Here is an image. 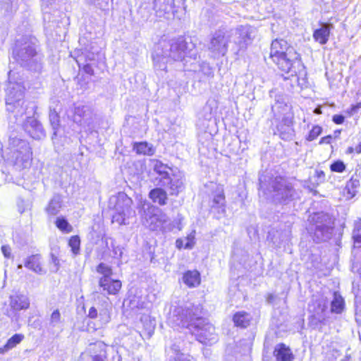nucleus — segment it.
Returning a JSON list of instances; mask_svg holds the SVG:
<instances>
[{
  "instance_id": "864d4df0",
  "label": "nucleus",
  "mask_w": 361,
  "mask_h": 361,
  "mask_svg": "<svg viewBox=\"0 0 361 361\" xmlns=\"http://www.w3.org/2000/svg\"><path fill=\"white\" fill-rule=\"evenodd\" d=\"M1 250H2V252L4 254V255L8 258L10 257L11 256V248L9 247V246H7V245H4L1 247Z\"/></svg>"
},
{
  "instance_id": "9b49d317",
  "label": "nucleus",
  "mask_w": 361,
  "mask_h": 361,
  "mask_svg": "<svg viewBox=\"0 0 361 361\" xmlns=\"http://www.w3.org/2000/svg\"><path fill=\"white\" fill-rule=\"evenodd\" d=\"M231 37L232 32L226 28L219 29L212 35L208 44V50L213 58H219L226 55Z\"/></svg>"
},
{
  "instance_id": "49530a36",
  "label": "nucleus",
  "mask_w": 361,
  "mask_h": 361,
  "mask_svg": "<svg viewBox=\"0 0 361 361\" xmlns=\"http://www.w3.org/2000/svg\"><path fill=\"white\" fill-rule=\"evenodd\" d=\"M93 64L94 63H92L83 62V64H82L80 68H82L85 73L92 75L94 74V70L92 68Z\"/></svg>"
},
{
  "instance_id": "72a5a7b5",
  "label": "nucleus",
  "mask_w": 361,
  "mask_h": 361,
  "mask_svg": "<svg viewBox=\"0 0 361 361\" xmlns=\"http://www.w3.org/2000/svg\"><path fill=\"white\" fill-rule=\"evenodd\" d=\"M344 307V300L340 294L335 292L334 293V299L331 301V310L334 313H341Z\"/></svg>"
},
{
  "instance_id": "c03bdc74",
  "label": "nucleus",
  "mask_w": 361,
  "mask_h": 361,
  "mask_svg": "<svg viewBox=\"0 0 361 361\" xmlns=\"http://www.w3.org/2000/svg\"><path fill=\"white\" fill-rule=\"evenodd\" d=\"M341 355V353L336 348L330 349L326 353V361H336V359Z\"/></svg>"
},
{
  "instance_id": "aec40b11",
  "label": "nucleus",
  "mask_w": 361,
  "mask_h": 361,
  "mask_svg": "<svg viewBox=\"0 0 361 361\" xmlns=\"http://www.w3.org/2000/svg\"><path fill=\"white\" fill-rule=\"evenodd\" d=\"M212 208L216 209L219 214H224L226 212L225 196L224 188L221 185L216 186V190L213 194Z\"/></svg>"
},
{
  "instance_id": "052dcab7",
  "label": "nucleus",
  "mask_w": 361,
  "mask_h": 361,
  "mask_svg": "<svg viewBox=\"0 0 361 361\" xmlns=\"http://www.w3.org/2000/svg\"><path fill=\"white\" fill-rule=\"evenodd\" d=\"M355 152L357 154L361 153V142L360 144L355 147Z\"/></svg>"
},
{
  "instance_id": "ea45409f",
  "label": "nucleus",
  "mask_w": 361,
  "mask_h": 361,
  "mask_svg": "<svg viewBox=\"0 0 361 361\" xmlns=\"http://www.w3.org/2000/svg\"><path fill=\"white\" fill-rule=\"evenodd\" d=\"M56 227L61 231L69 233L72 231V227L64 217H58L56 221Z\"/></svg>"
},
{
  "instance_id": "69168bd1",
  "label": "nucleus",
  "mask_w": 361,
  "mask_h": 361,
  "mask_svg": "<svg viewBox=\"0 0 361 361\" xmlns=\"http://www.w3.org/2000/svg\"><path fill=\"white\" fill-rule=\"evenodd\" d=\"M314 113L317 114H322V110H321V108H316L314 109Z\"/></svg>"
},
{
  "instance_id": "a878e982",
  "label": "nucleus",
  "mask_w": 361,
  "mask_h": 361,
  "mask_svg": "<svg viewBox=\"0 0 361 361\" xmlns=\"http://www.w3.org/2000/svg\"><path fill=\"white\" fill-rule=\"evenodd\" d=\"M183 282L189 288H194L200 283V274L197 270H188L184 273Z\"/></svg>"
},
{
  "instance_id": "4468645a",
  "label": "nucleus",
  "mask_w": 361,
  "mask_h": 361,
  "mask_svg": "<svg viewBox=\"0 0 361 361\" xmlns=\"http://www.w3.org/2000/svg\"><path fill=\"white\" fill-rule=\"evenodd\" d=\"M232 32L231 39L238 47V51L246 49L251 43L255 34V29L249 25H240L235 30H228Z\"/></svg>"
},
{
  "instance_id": "4c0bfd02",
  "label": "nucleus",
  "mask_w": 361,
  "mask_h": 361,
  "mask_svg": "<svg viewBox=\"0 0 361 361\" xmlns=\"http://www.w3.org/2000/svg\"><path fill=\"white\" fill-rule=\"evenodd\" d=\"M42 9L44 13V20H47L49 23L51 21L49 6H53L56 0H41Z\"/></svg>"
},
{
  "instance_id": "9d476101",
  "label": "nucleus",
  "mask_w": 361,
  "mask_h": 361,
  "mask_svg": "<svg viewBox=\"0 0 361 361\" xmlns=\"http://www.w3.org/2000/svg\"><path fill=\"white\" fill-rule=\"evenodd\" d=\"M132 200L124 192H118L116 195L111 196L109 199V204L116 210L113 216V221L120 225L127 224L126 218H128L133 211L131 209Z\"/></svg>"
},
{
  "instance_id": "338daca9",
  "label": "nucleus",
  "mask_w": 361,
  "mask_h": 361,
  "mask_svg": "<svg viewBox=\"0 0 361 361\" xmlns=\"http://www.w3.org/2000/svg\"><path fill=\"white\" fill-rule=\"evenodd\" d=\"M176 245L178 247H181V242L179 240H176Z\"/></svg>"
},
{
  "instance_id": "3c124183",
  "label": "nucleus",
  "mask_w": 361,
  "mask_h": 361,
  "mask_svg": "<svg viewBox=\"0 0 361 361\" xmlns=\"http://www.w3.org/2000/svg\"><path fill=\"white\" fill-rule=\"evenodd\" d=\"M315 175L317 178L318 183H323L325 180V173L322 170H317L315 171Z\"/></svg>"
},
{
  "instance_id": "79ce46f5",
  "label": "nucleus",
  "mask_w": 361,
  "mask_h": 361,
  "mask_svg": "<svg viewBox=\"0 0 361 361\" xmlns=\"http://www.w3.org/2000/svg\"><path fill=\"white\" fill-rule=\"evenodd\" d=\"M330 169L333 172L341 173L345 170V165L342 161L337 160L331 164Z\"/></svg>"
},
{
  "instance_id": "774afa93",
  "label": "nucleus",
  "mask_w": 361,
  "mask_h": 361,
  "mask_svg": "<svg viewBox=\"0 0 361 361\" xmlns=\"http://www.w3.org/2000/svg\"><path fill=\"white\" fill-rule=\"evenodd\" d=\"M349 359H350V357L348 355H346L345 356V358L341 360V361H349Z\"/></svg>"
},
{
  "instance_id": "a18cd8bd",
  "label": "nucleus",
  "mask_w": 361,
  "mask_h": 361,
  "mask_svg": "<svg viewBox=\"0 0 361 361\" xmlns=\"http://www.w3.org/2000/svg\"><path fill=\"white\" fill-rule=\"evenodd\" d=\"M17 207L20 213H23L30 209V203L28 201L19 198L17 202Z\"/></svg>"
},
{
  "instance_id": "6e6d98bb",
  "label": "nucleus",
  "mask_w": 361,
  "mask_h": 361,
  "mask_svg": "<svg viewBox=\"0 0 361 361\" xmlns=\"http://www.w3.org/2000/svg\"><path fill=\"white\" fill-rule=\"evenodd\" d=\"M332 140L331 135H327L325 137H322V139L319 141V144H329L331 142V140Z\"/></svg>"
},
{
  "instance_id": "680f3d73",
  "label": "nucleus",
  "mask_w": 361,
  "mask_h": 361,
  "mask_svg": "<svg viewBox=\"0 0 361 361\" xmlns=\"http://www.w3.org/2000/svg\"><path fill=\"white\" fill-rule=\"evenodd\" d=\"M354 152H355V148L353 147H349L347 150H346V153L347 154H352Z\"/></svg>"
},
{
  "instance_id": "7ed1b4c3",
  "label": "nucleus",
  "mask_w": 361,
  "mask_h": 361,
  "mask_svg": "<svg viewBox=\"0 0 361 361\" xmlns=\"http://www.w3.org/2000/svg\"><path fill=\"white\" fill-rule=\"evenodd\" d=\"M195 44L183 37L164 42L157 44L152 54L154 66L156 70L165 71L166 64L171 61H181L185 57L196 59L197 53Z\"/></svg>"
},
{
  "instance_id": "cd10ccee",
  "label": "nucleus",
  "mask_w": 361,
  "mask_h": 361,
  "mask_svg": "<svg viewBox=\"0 0 361 361\" xmlns=\"http://www.w3.org/2000/svg\"><path fill=\"white\" fill-rule=\"evenodd\" d=\"M98 57V51L85 49L78 57L76 61L79 67H81L83 62L95 63Z\"/></svg>"
},
{
  "instance_id": "f8f14e48",
  "label": "nucleus",
  "mask_w": 361,
  "mask_h": 361,
  "mask_svg": "<svg viewBox=\"0 0 361 361\" xmlns=\"http://www.w3.org/2000/svg\"><path fill=\"white\" fill-rule=\"evenodd\" d=\"M111 305L108 298L99 300L92 306L87 313V317L94 319L97 329L106 326L111 321Z\"/></svg>"
},
{
  "instance_id": "a211bd4d",
  "label": "nucleus",
  "mask_w": 361,
  "mask_h": 361,
  "mask_svg": "<svg viewBox=\"0 0 361 361\" xmlns=\"http://www.w3.org/2000/svg\"><path fill=\"white\" fill-rule=\"evenodd\" d=\"M93 121V113L87 106H77L75 109L74 121L80 126H90Z\"/></svg>"
},
{
  "instance_id": "37998d69",
  "label": "nucleus",
  "mask_w": 361,
  "mask_h": 361,
  "mask_svg": "<svg viewBox=\"0 0 361 361\" xmlns=\"http://www.w3.org/2000/svg\"><path fill=\"white\" fill-rule=\"evenodd\" d=\"M322 131V128L319 126H314L312 130L310 131L307 137V140L308 141H313L321 133Z\"/></svg>"
},
{
  "instance_id": "58836bf2",
  "label": "nucleus",
  "mask_w": 361,
  "mask_h": 361,
  "mask_svg": "<svg viewBox=\"0 0 361 361\" xmlns=\"http://www.w3.org/2000/svg\"><path fill=\"white\" fill-rule=\"evenodd\" d=\"M61 323V314L58 310H54L50 317L48 328L52 329L57 327Z\"/></svg>"
},
{
  "instance_id": "4d7b16f0",
  "label": "nucleus",
  "mask_w": 361,
  "mask_h": 361,
  "mask_svg": "<svg viewBox=\"0 0 361 361\" xmlns=\"http://www.w3.org/2000/svg\"><path fill=\"white\" fill-rule=\"evenodd\" d=\"M361 108V102L355 105L352 106L350 109V114H354L357 112L358 109Z\"/></svg>"
},
{
  "instance_id": "2f4dec72",
  "label": "nucleus",
  "mask_w": 361,
  "mask_h": 361,
  "mask_svg": "<svg viewBox=\"0 0 361 361\" xmlns=\"http://www.w3.org/2000/svg\"><path fill=\"white\" fill-rule=\"evenodd\" d=\"M23 338L24 336L23 334H14L7 341L6 343L2 348H0V353H5L9 350L15 348L18 344H19L23 341Z\"/></svg>"
},
{
  "instance_id": "e433bc0d",
  "label": "nucleus",
  "mask_w": 361,
  "mask_h": 361,
  "mask_svg": "<svg viewBox=\"0 0 361 361\" xmlns=\"http://www.w3.org/2000/svg\"><path fill=\"white\" fill-rule=\"evenodd\" d=\"M96 270L97 273L102 275L100 278H104L105 279H109L113 274L111 267L102 262L97 267Z\"/></svg>"
},
{
  "instance_id": "2eb2a0df",
  "label": "nucleus",
  "mask_w": 361,
  "mask_h": 361,
  "mask_svg": "<svg viewBox=\"0 0 361 361\" xmlns=\"http://www.w3.org/2000/svg\"><path fill=\"white\" fill-rule=\"evenodd\" d=\"M154 8L157 16L166 19L177 18L180 19L178 9L175 6L174 0L155 1Z\"/></svg>"
},
{
  "instance_id": "de8ad7c7",
  "label": "nucleus",
  "mask_w": 361,
  "mask_h": 361,
  "mask_svg": "<svg viewBox=\"0 0 361 361\" xmlns=\"http://www.w3.org/2000/svg\"><path fill=\"white\" fill-rule=\"evenodd\" d=\"M138 12L140 13L141 17L144 21L147 20L150 16L149 10L147 6H141Z\"/></svg>"
},
{
  "instance_id": "f257e3e1",
  "label": "nucleus",
  "mask_w": 361,
  "mask_h": 361,
  "mask_svg": "<svg viewBox=\"0 0 361 361\" xmlns=\"http://www.w3.org/2000/svg\"><path fill=\"white\" fill-rule=\"evenodd\" d=\"M201 313L199 306L192 304L178 306L173 310L169 320L173 326L189 329L200 343L212 345L216 342L217 334L214 326L207 322Z\"/></svg>"
},
{
  "instance_id": "8fccbe9b",
  "label": "nucleus",
  "mask_w": 361,
  "mask_h": 361,
  "mask_svg": "<svg viewBox=\"0 0 361 361\" xmlns=\"http://www.w3.org/2000/svg\"><path fill=\"white\" fill-rule=\"evenodd\" d=\"M16 1V0H0V4L5 5L6 10H8L9 8L12 9L13 4Z\"/></svg>"
},
{
  "instance_id": "423d86ee",
  "label": "nucleus",
  "mask_w": 361,
  "mask_h": 361,
  "mask_svg": "<svg viewBox=\"0 0 361 361\" xmlns=\"http://www.w3.org/2000/svg\"><path fill=\"white\" fill-rule=\"evenodd\" d=\"M10 152L8 160L18 170L29 168L32 164V152L29 143L18 137L9 140Z\"/></svg>"
},
{
  "instance_id": "412c9836",
  "label": "nucleus",
  "mask_w": 361,
  "mask_h": 361,
  "mask_svg": "<svg viewBox=\"0 0 361 361\" xmlns=\"http://www.w3.org/2000/svg\"><path fill=\"white\" fill-rule=\"evenodd\" d=\"M334 26L330 23H322L319 28L316 29L313 32L314 39L319 42L320 44H325L327 43L331 30Z\"/></svg>"
},
{
  "instance_id": "393cba45",
  "label": "nucleus",
  "mask_w": 361,
  "mask_h": 361,
  "mask_svg": "<svg viewBox=\"0 0 361 361\" xmlns=\"http://www.w3.org/2000/svg\"><path fill=\"white\" fill-rule=\"evenodd\" d=\"M274 354L277 361H292L293 359L290 349L283 343L276 345Z\"/></svg>"
},
{
  "instance_id": "13d9d810",
  "label": "nucleus",
  "mask_w": 361,
  "mask_h": 361,
  "mask_svg": "<svg viewBox=\"0 0 361 361\" xmlns=\"http://www.w3.org/2000/svg\"><path fill=\"white\" fill-rule=\"evenodd\" d=\"M275 298H276V295L270 293L268 295V296L267 298V301L268 303H272L273 301L275 300Z\"/></svg>"
},
{
  "instance_id": "4be33fe9",
  "label": "nucleus",
  "mask_w": 361,
  "mask_h": 361,
  "mask_svg": "<svg viewBox=\"0 0 361 361\" xmlns=\"http://www.w3.org/2000/svg\"><path fill=\"white\" fill-rule=\"evenodd\" d=\"M63 207L62 196L59 194H55L49 201L44 210L49 216L57 215Z\"/></svg>"
},
{
  "instance_id": "7c9ffc66",
  "label": "nucleus",
  "mask_w": 361,
  "mask_h": 361,
  "mask_svg": "<svg viewBox=\"0 0 361 361\" xmlns=\"http://www.w3.org/2000/svg\"><path fill=\"white\" fill-rule=\"evenodd\" d=\"M233 320L236 326L245 328L250 324L251 316L247 312H238L234 314Z\"/></svg>"
},
{
  "instance_id": "bb28decb",
  "label": "nucleus",
  "mask_w": 361,
  "mask_h": 361,
  "mask_svg": "<svg viewBox=\"0 0 361 361\" xmlns=\"http://www.w3.org/2000/svg\"><path fill=\"white\" fill-rule=\"evenodd\" d=\"M149 197L154 203L161 206L165 205L168 200L166 192L161 188L152 189L149 192Z\"/></svg>"
},
{
  "instance_id": "c9c22d12",
  "label": "nucleus",
  "mask_w": 361,
  "mask_h": 361,
  "mask_svg": "<svg viewBox=\"0 0 361 361\" xmlns=\"http://www.w3.org/2000/svg\"><path fill=\"white\" fill-rule=\"evenodd\" d=\"M360 183L357 178H351L346 183L345 190H347L348 198H352L357 192Z\"/></svg>"
},
{
  "instance_id": "bf43d9fd",
  "label": "nucleus",
  "mask_w": 361,
  "mask_h": 361,
  "mask_svg": "<svg viewBox=\"0 0 361 361\" xmlns=\"http://www.w3.org/2000/svg\"><path fill=\"white\" fill-rule=\"evenodd\" d=\"M353 238H354L355 243H361V235H360L353 234Z\"/></svg>"
},
{
  "instance_id": "0eeeda50",
  "label": "nucleus",
  "mask_w": 361,
  "mask_h": 361,
  "mask_svg": "<svg viewBox=\"0 0 361 361\" xmlns=\"http://www.w3.org/2000/svg\"><path fill=\"white\" fill-rule=\"evenodd\" d=\"M270 192L276 203L288 204L298 197L292 183L286 178L276 176L270 179Z\"/></svg>"
},
{
  "instance_id": "603ef678",
  "label": "nucleus",
  "mask_w": 361,
  "mask_h": 361,
  "mask_svg": "<svg viewBox=\"0 0 361 361\" xmlns=\"http://www.w3.org/2000/svg\"><path fill=\"white\" fill-rule=\"evenodd\" d=\"M344 116L343 115H341V114H336L333 116V121L336 123V124H341L343 123L344 121Z\"/></svg>"
},
{
  "instance_id": "f03ea898",
  "label": "nucleus",
  "mask_w": 361,
  "mask_h": 361,
  "mask_svg": "<svg viewBox=\"0 0 361 361\" xmlns=\"http://www.w3.org/2000/svg\"><path fill=\"white\" fill-rule=\"evenodd\" d=\"M270 58L279 69L290 74L285 79H290L292 86L296 84L301 88L307 87V72L300 54L286 40L276 39L272 42Z\"/></svg>"
},
{
  "instance_id": "f3484780",
  "label": "nucleus",
  "mask_w": 361,
  "mask_h": 361,
  "mask_svg": "<svg viewBox=\"0 0 361 361\" xmlns=\"http://www.w3.org/2000/svg\"><path fill=\"white\" fill-rule=\"evenodd\" d=\"M24 129L35 140H41L45 137L42 124L33 117H28L24 123Z\"/></svg>"
},
{
  "instance_id": "0e129e2a",
  "label": "nucleus",
  "mask_w": 361,
  "mask_h": 361,
  "mask_svg": "<svg viewBox=\"0 0 361 361\" xmlns=\"http://www.w3.org/2000/svg\"><path fill=\"white\" fill-rule=\"evenodd\" d=\"M192 245L189 242H188L185 245V248H188V249H190V248H192Z\"/></svg>"
},
{
  "instance_id": "09e8293b",
  "label": "nucleus",
  "mask_w": 361,
  "mask_h": 361,
  "mask_svg": "<svg viewBox=\"0 0 361 361\" xmlns=\"http://www.w3.org/2000/svg\"><path fill=\"white\" fill-rule=\"evenodd\" d=\"M203 113H204V118L207 121L211 120L212 118V109L209 106H206L203 108Z\"/></svg>"
},
{
  "instance_id": "6e6552de",
  "label": "nucleus",
  "mask_w": 361,
  "mask_h": 361,
  "mask_svg": "<svg viewBox=\"0 0 361 361\" xmlns=\"http://www.w3.org/2000/svg\"><path fill=\"white\" fill-rule=\"evenodd\" d=\"M314 231L313 239L317 243L326 241L331 238L334 228V221L331 216L324 212L314 214L311 217Z\"/></svg>"
},
{
  "instance_id": "dca6fc26",
  "label": "nucleus",
  "mask_w": 361,
  "mask_h": 361,
  "mask_svg": "<svg viewBox=\"0 0 361 361\" xmlns=\"http://www.w3.org/2000/svg\"><path fill=\"white\" fill-rule=\"evenodd\" d=\"M162 187L166 188L171 195H178L183 188V176L180 172L171 173L167 177L158 183Z\"/></svg>"
},
{
  "instance_id": "6ab92c4d",
  "label": "nucleus",
  "mask_w": 361,
  "mask_h": 361,
  "mask_svg": "<svg viewBox=\"0 0 361 361\" xmlns=\"http://www.w3.org/2000/svg\"><path fill=\"white\" fill-rule=\"evenodd\" d=\"M99 286L102 288L104 292H106L109 295H116L118 293L121 288V282L117 279H112L111 277L109 279L104 278H99Z\"/></svg>"
},
{
  "instance_id": "1a4fd4ad",
  "label": "nucleus",
  "mask_w": 361,
  "mask_h": 361,
  "mask_svg": "<svg viewBox=\"0 0 361 361\" xmlns=\"http://www.w3.org/2000/svg\"><path fill=\"white\" fill-rule=\"evenodd\" d=\"M142 221L143 224L152 231L165 232L170 229L169 217L154 206H149L147 209L144 210Z\"/></svg>"
},
{
  "instance_id": "5fc2aeb1",
  "label": "nucleus",
  "mask_w": 361,
  "mask_h": 361,
  "mask_svg": "<svg viewBox=\"0 0 361 361\" xmlns=\"http://www.w3.org/2000/svg\"><path fill=\"white\" fill-rule=\"evenodd\" d=\"M105 355L104 353H100L99 355H96L92 357V361H104Z\"/></svg>"
},
{
  "instance_id": "e2e57ef3",
  "label": "nucleus",
  "mask_w": 361,
  "mask_h": 361,
  "mask_svg": "<svg viewBox=\"0 0 361 361\" xmlns=\"http://www.w3.org/2000/svg\"><path fill=\"white\" fill-rule=\"evenodd\" d=\"M259 188L262 189L265 186V183L263 182L262 177L259 178Z\"/></svg>"
},
{
  "instance_id": "39448f33",
  "label": "nucleus",
  "mask_w": 361,
  "mask_h": 361,
  "mask_svg": "<svg viewBox=\"0 0 361 361\" xmlns=\"http://www.w3.org/2000/svg\"><path fill=\"white\" fill-rule=\"evenodd\" d=\"M37 40L35 37H25L18 42L13 51L14 59L30 70L37 71L41 68V56L37 52Z\"/></svg>"
},
{
  "instance_id": "a19ab883",
  "label": "nucleus",
  "mask_w": 361,
  "mask_h": 361,
  "mask_svg": "<svg viewBox=\"0 0 361 361\" xmlns=\"http://www.w3.org/2000/svg\"><path fill=\"white\" fill-rule=\"evenodd\" d=\"M68 245L71 247V250L75 255L79 253L80 240L78 235L72 236L69 240Z\"/></svg>"
},
{
  "instance_id": "c85d7f7f",
  "label": "nucleus",
  "mask_w": 361,
  "mask_h": 361,
  "mask_svg": "<svg viewBox=\"0 0 361 361\" xmlns=\"http://www.w3.org/2000/svg\"><path fill=\"white\" fill-rule=\"evenodd\" d=\"M133 149L138 154L151 156L154 154L155 149L153 146L147 142H135L133 145Z\"/></svg>"
},
{
  "instance_id": "5701e85b",
  "label": "nucleus",
  "mask_w": 361,
  "mask_h": 361,
  "mask_svg": "<svg viewBox=\"0 0 361 361\" xmlns=\"http://www.w3.org/2000/svg\"><path fill=\"white\" fill-rule=\"evenodd\" d=\"M24 266L36 274H42L45 273L42 267L39 255H32L25 258Z\"/></svg>"
},
{
  "instance_id": "b1692460",
  "label": "nucleus",
  "mask_w": 361,
  "mask_h": 361,
  "mask_svg": "<svg viewBox=\"0 0 361 361\" xmlns=\"http://www.w3.org/2000/svg\"><path fill=\"white\" fill-rule=\"evenodd\" d=\"M151 162L154 171L159 175V177L156 178V180H159V183L164 178L167 177L173 172L172 169L157 159H153Z\"/></svg>"
},
{
  "instance_id": "20e7f679",
  "label": "nucleus",
  "mask_w": 361,
  "mask_h": 361,
  "mask_svg": "<svg viewBox=\"0 0 361 361\" xmlns=\"http://www.w3.org/2000/svg\"><path fill=\"white\" fill-rule=\"evenodd\" d=\"M23 78L20 71L10 70L8 72V82L6 89L5 101L7 111L17 112L19 114H25L24 104Z\"/></svg>"
},
{
  "instance_id": "473e14b6",
  "label": "nucleus",
  "mask_w": 361,
  "mask_h": 361,
  "mask_svg": "<svg viewBox=\"0 0 361 361\" xmlns=\"http://www.w3.org/2000/svg\"><path fill=\"white\" fill-rule=\"evenodd\" d=\"M171 349V355L169 361H190V355L180 353V346L174 344Z\"/></svg>"
},
{
  "instance_id": "f704fd0d",
  "label": "nucleus",
  "mask_w": 361,
  "mask_h": 361,
  "mask_svg": "<svg viewBox=\"0 0 361 361\" xmlns=\"http://www.w3.org/2000/svg\"><path fill=\"white\" fill-rule=\"evenodd\" d=\"M49 122L50 125L54 130L53 135H52V140L54 138V137L57 135V130L60 126V120H59V116L58 113L55 111V109H50L49 111Z\"/></svg>"
},
{
  "instance_id": "c756f323",
  "label": "nucleus",
  "mask_w": 361,
  "mask_h": 361,
  "mask_svg": "<svg viewBox=\"0 0 361 361\" xmlns=\"http://www.w3.org/2000/svg\"><path fill=\"white\" fill-rule=\"evenodd\" d=\"M11 305L16 310L27 309L29 307V300L24 295L11 297Z\"/></svg>"
},
{
  "instance_id": "ddd939ff",
  "label": "nucleus",
  "mask_w": 361,
  "mask_h": 361,
  "mask_svg": "<svg viewBox=\"0 0 361 361\" xmlns=\"http://www.w3.org/2000/svg\"><path fill=\"white\" fill-rule=\"evenodd\" d=\"M271 111L274 119L281 122L289 127L293 123V116L290 106L286 103V98L283 95H276L275 102L271 106Z\"/></svg>"
}]
</instances>
